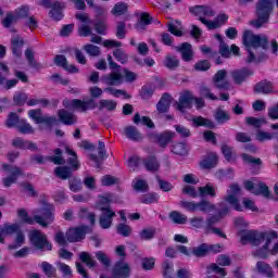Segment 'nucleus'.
<instances>
[{
    "label": "nucleus",
    "instance_id": "nucleus-1",
    "mask_svg": "<svg viewBox=\"0 0 278 278\" xmlns=\"http://www.w3.org/2000/svg\"><path fill=\"white\" fill-rule=\"evenodd\" d=\"M238 236H240L241 244H252L253 247H260V244H265L257 249L254 252V257H258V260H268V255L270 253V242L273 240L278 239L277 231H258L255 229H241L238 231Z\"/></svg>",
    "mask_w": 278,
    "mask_h": 278
},
{
    "label": "nucleus",
    "instance_id": "nucleus-2",
    "mask_svg": "<svg viewBox=\"0 0 278 278\" xmlns=\"http://www.w3.org/2000/svg\"><path fill=\"white\" fill-rule=\"evenodd\" d=\"M242 42L248 51L247 64H253V62L257 64V56H255V53L251 49H263V51H267L269 45L266 35H255L249 29L243 31Z\"/></svg>",
    "mask_w": 278,
    "mask_h": 278
},
{
    "label": "nucleus",
    "instance_id": "nucleus-3",
    "mask_svg": "<svg viewBox=\"0 0 278 278\" xmlns=\"http://www.w3.org/2000/svg\"><path fill=\"white\" fill-rule=\"evenodd\" d=\"M100 81L104 84V86H109L104 89V92H110L112 97L118 99L121 96L124 99H131V96L127 93V91L123 89H114L112 86H121L123 81H125V76L121 73L119 70H111V73L104 74L100 77Z\"/></svg>",
    "mask_w": 278,
    "mask_h": 278
},
{
    "label": "nucleus",
    "instance_id": "nucleus-4",
    "mask_svg": "<svg viewBox=\"0 0 278 278\" xmlns=\"http://www.w3.org/2000/svg\"><path fill=\"white\" fill-rule=\"evenodd\" d=\"M275 10V2L273 0H258L255 5L256 18L250 21V25L254 29H262L270 21V15Z\"/></svg>",
    "mask_w": 278,
    "mask_h": 278
},
{
    "label": "nucleus",
    "instance_id": "nucleus-5",
    "mask_svg": "<svg viewBox=\"0 0 278 278\" xmlns=\"http://www.w3.org/2000/svg\"><path fill=\"white\" fill-rule=\"evenodd\" d=\"M2 229L5 236H14V233H16L15 243L8 245L9 251H16V249L25 244V232L21 229V225L4 224Z\"/></svg>",
    "mask_w": 278,
    "mask_h": 278
},
{
    "label": "nucleus",
    "instance_id": "nucleus-6",
    "mask_svg": "<svg viewBox=\"0 0 278 278\" xmlns=\"http://www.w3.org/2000/svg\"><path fill=\"white\" fill-rule=\"evenodd\" d=\"M29 241L37 251H53V243L38 229L30 230Z\"/></svg>",
    "mask_w": 278,
    "mask_h": 278
},
{
    "label": "nucleus",
    "instance_id": "nucleus-7",
    "mask_svg": "<svg viewBox=\"0 0 278 278\" xmlns=\"http://www.w3.org/2000/svg\"><path fill=\"white\" fill-rule=\"evenodd\" d=\"M180 206L182 210L190 212V214H194V212H202L203 214H207L216 210V205L212 204V202L207 200H201L200 202L181 201Z\"/></svg>",
    "mask_w": 278,
    "mask_h": 278
},
{
    "label": "nucleus",
    "instance_id": "nucleus-8",
    "mask_svg": "<svg viewBox=\"0 0 278 278\" xmlns=\"http://www.w3.org/2000/svg\"><path fill=\"white\" fill-rule=\"evenodd\" d=\"M63 108H72V110H76V112H88V110H97V102L94 99H89L87 101L80 99L63 100Z\"/></svg>",
    "mask_w": 278,
    "mask_h": 278
},
{
    "label": "nucleus",
    "instance_id": "nucleus-9",
    "mask_svg": "<svg viewBox=\"0 0 278 278\" xmlns=\"http://www.w3.org/2000/svg\"><path fill=\"white\" fill-rule=\"evenodd\" d=\"M55 220V206L50 203H46L40 211V215H35V223L41 227H49Z\"/></svg>",
    "mask_w": 278,
    "mask_h": 278
},
{
    "label": "nucleus",
    "instance_id": "nucleus-10",
    "mask_svg": "<svg viewBox=\"0 0 278 278\" xmlns=\"http://www.w3.org/2000/svg\"><path fill=\"white\" fill-rule=\"evenodd\" d=\"M147 138L150 139L151 142L159 144L161 149H166L170 142H173V138H175V131L165 130L162 132L150 131L147 134Z\"/></svg>",
    "mask_w": 278,
    "mask_h": 278
},
{
    "label": "nucleus",
    "instance_id": "nucleus-11",
    "mask_svg": "<svg viewBox=\"0 0 278 278\" xmlns=\"http://www.w3.org/2000/svg\"><path fill=\"white\" fill-rule=\"evenodd\" d=\"M102 45L106 49L116 48L113 51V58H115V60L117 62H119V64H127L129 62V55H127V53H125V51H123V49L119 48V47H123V42L114 40V39H105L102 42Z\"/></svg>",
    "mask_w": 278,
    "mask_h": 278
},
{
    "label": "nucleus",
    "instance_id": "nucleus-12",
    "mask_svg": "<svg viewBox=\"0 0 278 278\" xmlns=\"http://www.w3.org/2000/svg\"><path fill=\"white\" fill-rule=\"evenodd\" d=\"M2 170H5L10 175L2 179L4 188H10L12 184L18 181V177H23V169L16 165H10L8 163L2 164Z\"/></svg>",
    "mask_w": 278,
    "mask_h": 278
},
{
    "label": "nucleus",
    "instance_id": "nucleus-13",
    "mask_svg": "<svg viewBox=\"0 0 278 278\" xmlns=\"http://www.w3.org/2000/svg\"><path fill=\"white\" fill-rule=\"evenodd\" d=\"M87 233H90V226L88 225L70 227L66 230V238L70 243L81 242V240H86Z\"/></svg>",
    "mask_w": 278,
    "mask_h": 278
},
{
    "label": "nucleus",
    "instance_id": "nucleus-14",
    "mask_svg": "<svg viewBox=\"0 0 278 278\" xmlns=\"http://www.w3.org/2000/svg\"><path fill=\"white\" fill-rule=\"evenodd\" d=\"M178 253H181L182 255H186V257H207V243H201L198 247H193L192 249L186 247V245H177L176 247Z\"/></svg>",
    "mask_w": 278,
    "mask_h": 278
},
{
    "label": "nucleus",
    "instance_id": "nucleus-15",
    "mask_svg": "<svg viewBox=\"0 0 278 278\" xmlns=\"http://www.w3.org/2000/svg\"><path fill=\"white\" fill-rule=\"evenodd\" d=\"M28 116L31 118L36 125H47L48 127H53L58 123L55 116H42V110L36 109L28 111Z\"/></svg>",
    "mask_w": 278,
    "mask_h": 278
},
{
    "label": "nucleus",
    "instance_id": "nucleus-16",
    "mask_svg": "<svg viewBox=\"0 0 278 278\" xmlns=\"http://www.w3.org/2000/svg\"><path fill=\"white\" fill-rule=\"evenodd\" d=\"M54 154L55 156H42L40 154H37L30 157V162H36L37 164H45V161L48 160L49 162L54 163L56 166H62L63 164H66V160H64L62 156V149H54Z\"/></svg>",
    "mask_w": 278,
    "mask_h": 278
},
{
    "label": "nucleus",
    "instance_id": "nucleus-17",
    "mask_svg": "<svg viewBox=\"0 0 278 278\" xmlns=\"http://www.w3.org/2000/svg\"><path fill=\"white\" fill-rule=\"evenodd\" d=\"M100 212L99 224L101 229H110L112 223H114L116 212L112 210V206H101Z\"/></svg>",
    "mask_w": 278,
    "mask_h": 278
},
{
    "label": "nucleus",
    "instance_id": "nucleus-18",
    "mask_svg": "<svg viewBox=\"0 0 278 278\" xmlns=\"http://www.w3.org/2000/svg\"><path fill=\"white\" fill-rule=\"evenodd\" d=\"M190 14L192 16H197L198 21L201 23V18H212V16H216V11L212 9L210 5H193L189 8Z\"/></svg>",
    "mask_w": 278,
    "mask_h": 278
},
{
    "label": "nucleus",
    "instance_id": "nucleus-19",
    "mask_svg": "<svg viewBox=\"0 0 278 278\" xmlns=\"http://www.w3.org/2000/svg\"><path fill=\"white\" fill-rule=\"evenodd\" d=\"M76 18L84 23L78 27V36L81 38H88V36H92V26L94 24V20H91L87 14H77Z\"/></svg>",
    "mask_w": 278,
    "mask_h": 278
},
{
    "label": "nucleus",
    "instance_id": "nucleus-20",
    "mask_svg": "<svg viewBox=\"0 0 278 278\" xmlns=\"http://www.w3.org/2000/svg\"><path fill=\"white\" fill-rule=\"evenodd\" d=\"M113 278H129L131 277V266L123 261H117L112 268Z\"/></svg>",
    "mask_w": 278,
    "mask_h": 278
},
{
    "label": "nucleus",
    "instance_id": "nucleus-21",
    "mask_svg": "<svg viewBox=\"0 0 278 278\" xmlns=\"http://www.w3.org/2000/svg\"><path fill=\"white\" fill-rule=\"evenodd\" d=\"M230 192L231 193L225 198V201L230 205H232L236 212H242V205H240V200H238V197H236V194H240L241 192L240 185L239 184L230 185Z\"/></svg>",
    "mask_w": 278,
    "mask_h": 278
},
{
    "label": "nucleus",
    "instance_id": "nucleus-22",
    "mask_svg": "<svg viewBox=\"0 0 278 278\" xmlns=\"http://www.w3.org/2000/svg\"><path fill=\"white\" fill-rule=\"evenodd\" d=\"M227 21H229V15L225 13L218 14L214 21L201 18L202 25H205L210 31L213 29H219V27H223Z\"/></svg>",
    "mask_w": 278,
    "mask_h": 278
},
{
    "label": "nucleus",
    "instance_id": "nucleus-23",
    "mask_svg": "<svg viewBox=\"0 0 278 278\" xmlns=\"http://www.w3.org/2000/svg\"><path fill=\"white\" fill-rule=\"evenodd\" d=\"M230 75L232 77L233 83L237 86H241V84H244L245 79H249V77H253L254 72H253V70H251L249 67H242L239 70H233L230 73Z\"/></svg>",
    "mask_w": 278,
    "mask_h": 278
},
{
    "label": "nucleus",
    "instance_id": "nucleus-24",
    "mask_svg": "<svg viewBox=\"0 0 278 278\" xmlns=\"http://www.w3.org/2000/svg\"><path fill=\"white\" fill-rule=\"evenodd\" d=\"M225 79H227V71L218 70L213 76V84L217 90H229V81Z\"/></svg>",
    "mask_w": 278,
    "mask_h": 278
},
{
    "label": "nucleus",
    "instance_id": "nucleus-25",
    "mask_svg": "<svg viewBox=\"0 0 278 278\" xmlns=\"http://www.w3.org/2000/svg\"><path fill=\"white\" fill-rule=\"evenodd\" d=\"M193 101H194V97L192 96V92L185 91L179 97L176 110H178V112H181V114H186V110H190V108H192Z\"/></svg>",
    "mask_w": 278,
    "mask_h": 278
},
{
    "label": "nucleus",
    "instance_id": "nucleus-26",
    "mask_svg": "<svg viewBox=\"0 0 278 278\" xmlns=\"http://www.w3.org/2000/svg\"><path fill=\"white\" fill-rule=\"evenodd\" d=\"M175 49L178 53H180L182 62H192V60H194V50L192 49V43L182 42Z\"/></svg>",
    "mask_w": 278,
    "mask_h": 278
},
{
    "label": "nucleus",
    "instance_id": "nucleus-27",
    "mask_svg": "<svg viewBox=\"0 0 278 278\" xmlns=\"http://www.w3.org/2000/svg\"><path fill=\"white\" fill-rule=\"evenodd\" d=\"M65 153L70 155L66 160V164L68 168L72 170H79L81 168V163L79 162V156L77 155V152L71 148V146H65Z\"/></svg>",
    "mask_w": 278,
    "mask_h": 278
},
{
    "label": "nucleus",
    "instance_id": "nucleus-28",
    "mask_svg": "<svg viewBox=\"0 0 278 278\" xmlns=\"http://www.w3.org/2000/svg\"><path fill=\"white\" fill-rule=\"evenodd\" d=\"M58 118L62 125H65L66 127H72V125H77V116L66 111V109H60L58 111Z\"/></svg>",
    "mask_w": 278,
    "mask_h": 278
},
{
    "label": "nucleus",
    "instance_id": "nucleus-29",
    "mask_svg": "<svg viewBox=\"0 0 278 278\" xmlns=\"http://www.w3.org/2000/svg\"><path fill=\"white\" fill-rule=\"evenodd\" d=\"M50 8V18L56 22L62 21V18H64V8H66V4L64 2L55 1L52 3V7Z\"/></svg>",
    "mask_w": 278,
    "mask_h": 278
},
{
    "label": "nucleus",
    "instance_id": "nucleus-30",
    "mask_svg": "<svg viewBox=\"0 0 278 278\" xmlns=\"http://www.w3.org/2000/svg\"><path fill=\"white\" fill-rule=\"evenodd\" d=\"M12 144L15 149H22V151H37L38 146L34 141L25 140L21 137L13 139Z\"/></svg>",
    "mask_w": 278,
    "mask_h": 278
},
{
    "label": "nucleus",
    "instance_id": "nucleus-31",
    "mask_svg": "<svg viewBox=\"0 0 278 278\" xmlns=\"http://www.w3.org/2000/svg\"><path fill=\"white\" fill-rule=\"evenodd\" d=\"M172 99L173 98L168 92L162 94L161 99L156 103V111L159 114H167V112H169Z\"/></svg>",
    "mask_w": 278,
    "mask_h": 278
},
{
    "label": "nucleus",
    "instance_id": "nucleus-32",
    "mask_svg": "<svg viewBox=\"0 0 278 278\" xmlns=\"http://www.w3.org/2000/svg\"><path fill=\"white\" fill-rule=\"evenodd\" d=\"M24 46H25V39L21 38L20 36L11 39V51L14 58H16L17 60H20V58H23Z\"/></svg>",
    "mask_w": 278,
    "mask_h": 278
},
{
    "label": "nucleus",
    "instance_id": "nucleus-33",
    "mask_svg": "<svg viewBox=\"0 0 278 278\" xmlns=\"http://www.w3.org/2000/svg\"><path fill=\"white\" fill-rule=\"evenodd\" d=\"M217 165L218 155L215 152H210L207 156L200 162V166L204 170H211V168H216Z\"/></svg>",
    "mask_w": 278,
    "mask_h": 278
},
{
    "label": "nucleus",
    "instance_id": "nucleus-34",
    "mask_svg": "<svg viewBox=\"0 0 278 278\" xmlns=\"http://www.w3.org/2000/svg\"><path fill=\"white\" fill-rule=\"evenodd\" d=\"M142 164L149 173H157L160 170V161H157V156L155 155L142 159Z\"/></svg>",
    "mask_w": 278,
    "mask_h": 278
},
{
    "label": "nucleus",
    "instance_id": "nucleus-35",
    "mask_svg": "<svg viewBox=\"0 0 278 278\" xmlns=\"http://www.w3.org/2000/svg\"><path fill=\"white\" fill-rule=\"evenodd\" d=\"M254 92L256 94H270L273 92V81L261 80L254 85Z\"/></svg>",
    "mask_w": 278,
    "mask_h": 278
},
{
    "label": "nucleus",
    "instance_id": "nucleus-36",
    "mask_svg": "<svg viewBox=\"0 0 278 278\" xmlns=\"http://www.w3.org/2000/svg\"><path fill=\"white\" fill-rule=\"evenodd\" d=\"M151 23H153V17L151 14L148 12H142L139 21L135 25V29H137V31H144V29H147Z\"/></svg>",
    "mask_w": 278,
    "mask_h": 278
},
{
    "label": "nucleus",
    "instance_id": "nucleus-37",
    "mask_svg": "<svg viewBox=\"0 0 278 278\" xmlns=\"http://www.w3.org/2000/svg\"><path fill=\"white\" fill-rule=\"evenodd\" d=\"M256 270L260 275H263V277H267V278L275 277V271L273 270V267L270 266V264L264 261H258L256 263Z\"/></svg>",
    "mask_w": 278,
    "mask_h": 278
},
{
    "label": "nucleus",
    "instance_id": "nucleus-38",
    "mask_svg": "<svg viewBox=\"0 0 278 278\" xmlns=\"http://www.w3.org/2000/svg\"><path fill=\"white\" fill-rule=\"evenodd\" d=\"M241 157H242L244 164H249L250 166H257V169L253 173V175L260 174V170H261L262 164H263L262 159L254 157L253 155L247 154V153H242Z\"/></svg>",
    "mask_w": 278,
    "mask_h": 278
},
{
    "label": "nucleus",
    "instance_id": "nucleus-39",
    "mask_svg": "<svg viewBox=\"0 0 278 278\" xmlns=\"http://www.w3.org/2000/svg\"><path fill=\"white\" fill-rule=\"evenodd\" d=\"M54 175L62 181H66V179H71L73 177V169L68 167V165L56 166L54 168Z\"/></svg>",
    "mask_w": 278,
    "mask_h": 278
},
{
    "label": "nucleus",
    "instance_id": "nucleus-40",
    "mask_svg": "<svg viewBox=\"0 0 278 278\" xmlns=\"http://www.w3.org/2000/svg\"><path fill=\"white\" fill-rule=\"evenodd\" d=\"M124 134L128 140H131L132 142H140L142 140V134L138 131V128L136 126H127L124 128Z\"/></svg>",
    "mask_w": 278,
    "mask_h": 278
},
{
    "label": "nucleus",
    "instance_id": "nucleus-41",
    "mask_svg": "<svg viewBox=\"0 0 278 278\" xmlns=\"http://www.w3.org/2000/svg\"><path fill=\"white\" fill-rule=\"evenodd\" d=\"M139 201L143 205H152L153 203L160 202V194H157L156 192H148L142 194Z\"/></svg>",
    "mask_w": 278,
    "mask_h": 278
},
{
    "label": "nucleus",
    "instance_id": "nucleus-42",
    "mask_svg": "<svg viewBox=\"0 0 278 278\" xmlns=\"http://www.w3.org/2000/svg\"><path fill=\"white\" fill-rule=\"evenodd\" d=\"M198 192L202 199H204V197H211V199H215L216 197V188H214V186H212L210 182L203 187H199Z\"/></svg>",
    "mask_w": 278,
    "mask_h": 278
},
{
    "label": "nucleus",
    "instance_id": "nucleus-43",
    "mask_svg": "<svg viewBox=\"0 0 278 278\" xmlns=\"http://www.w3.org/2000/svg\"><path fill=\"white\" fill-rule=\"evenodd\" d=\"M193 127H207L208 129H214L216 125L212 119H207L203 116H198L192 118Z\"/></svg>",
    "mask_w": 278,
    "mask_h": 278
},
{
    "label": "nucleus",
    "instance_id": "nucleus-44",
    "mask_svg": "<svg viewBox=\"0 0 278 278\" xmlns=\"http://www.w3.org/2000/svg\"><path fill=\"white\" fill-rule=\"evenodd\" d=\"M21 121L22 119L16 112H11L5 119L4 125L8 127V129H12L13 127H16L17 129L18 125H21Z\"/></svg>",
    "mask_w": 278,
    "mask_h": 278
},
{
    "label": "nucleus",
    "instance_id": "nucleus-45",
    "mask_svg": "<svg viewBox=\"0 0 278 278\" xmlns=\"http://www.w3.org/2000/svg\"><path fill=\"white\" fill-rule=\"evenodd\" d=\"M41 270L48 278H55L58 277V269L51 263L43 261L41 263Z\"/></svg>",
    "mask_w": 278,
    "mask_h": 278
},
{
    "label": "nucleus",
    "instance_id": "nucleus-46",
    "mask_svg": "<svg viewBox=\"0 0 278 278\" xmlns=\"http://www.w3.org/2000/svg\"><path fill=\"white\" fill-rule=\"evenodd\" d=\"M214 118L218 125H225V123L231 121V115L223 109H217L215 111Z\"/></svg>",
    "mask_w": 278,
    "mask_h": 278
},
{
    "label": "nucleus",
    "instance_id": "nucleus-47",
    "mask_svg": "<svg viewBox=\"0 0 278 278\" xmlns=\"http://www.w3.org/2000/svg\"><path fill=\"white\" fill-rule=\"evenodd\" d=\"M78 218H80L81 220H89L90 225H94V223H97V214H94L93 212L89 213L88 207H80L78 212Z\"/></svg>",
    "mask_w": 278,
    "mask_h": 278
},
{
    "label": "nucleus",
    "instance_id": "nucleus-48",
    "mask_svg": "<svg viewBox=\"0 0 278 278\" xmlns=\"http://www.w3.org/2000/svg\"><path fill=\"white\" fill-rule=\"evenodd\" d=\"M169 218L175 225H186L188 223V216L181 214L178 211H172L169 213Z\"/></svg>",
    "mask_w": 278,
    "mask_h": 278
},
{
    "label": "nucleus",
    "instance_id": "nucleus-49",
    "mask_svg": "<svg viewBox=\"0 0 278 278\" xmlns=\"http://www.w3.org/2000/svg\"><path fill=\"white\" fill-rule=\"evenodd\" d=\"M222 153L226 162H236V152H233V147L226 143L222 144Z\"/></svg>",
    "mask_w": 278,
    "mask_h": 278
},
{
    "label": "nucleus",
    "instance_id": "nucleus-50",
    "mask_svg": "<svg viewBox=\"0 0 278 278\" xmlns=\"http://www.w3.org/2000/svg\"><path fill=\"white\" fill-rule=\"evenodd\" d=\"M79 260L80 262H83V264H86L88 268L97 267V261H94V258H92V256L88 252H80Z\"/></svg>",
    "mask_w": 278,
    "mask_h": 278
},
{
    "label": "nucleus",
    "instance_id": "nucleus-51",
    "mask_svg": "<svg viewBox=\"0 0 278 278\" xmlns=\"http://www.w3.org/2000/svg\"><path fill=\"white\" fill-rule=\"evenodd\" d=\"M68 188H70L71 192H81V189L84 188V186L81 184V179H79L76 176H72L68 179Z\"/></svg>",
    "mask_w": 278,
    "mask_h": 278
},
{
    "label": "nucleus",
    "instance_id": "nucleus-52",
    "mask_svg": "<svg viewBox=\"0 0 278 278\" xmlns=\"http://www.w3.org/2000/svg\"><path fill=\"white\" fill-rule=\"evenodd\" d=\"M154 93L155 89H153L151 85H143L139 92V97L142 99V101H149Z\"/></svg>",
    "mask_w": 278,
    "mask_h": 278
},
{
    "label": "nucleus",
    "instance_id": "nucleus-53",
    "mask_svg": "<svg viewBox=\"0 0 278 278\" xmlns=\"http://www.w3.org/2000/svg\"><path fill=\"white\" fill-rule=\"evenodd\" d=\"M220 220V217L218 215H212L206 219V225L204 224V233L210 235L212 233V230L215 229L214 227L216 223Z\"/></svg>",
    "mask_w": 278,
    "mask_h": 278
},
{
    "label": "nucleus",
    "instance_id": "nucleus-54",
    "mask_svg": "<svg viewBox=\"0 0 278 278\" xmlns=\"http://www.w3.org/2000/svg\"><path fill=\"white\" fill-rule=\"evenodd\" d=\"M131 226L125 223H119L116 225V233H118V236H122V238H129V236H131Z\"/></svg>",
    "mask_w": 278,
    "mask_h": 278
},
{
    "label": "nucleus",
    "instance_id": "nucleus-55",
    "mask_svg": "<svg viewBox=\"0 0 278 278\" xmlns=\"http://www.w3.org/2000/svg\"><path fill=\"white\" fill-rule=\"evenodd\" d=\"M17 216L25 225H34V223H36V216H34V218L30 217L25 208L17 210Z\"/></svg>",
    "mask_w": 278,
    "mask_h": 278
},
{
    "label": "nucleus",
    "instance_id": "nucleus-56",
    "mask_svg": "<svg viewBox=\"0 0 278 278\" xmlns=\"http://www.w3.org/2000/svg\"><path fill=\"white\" fill-rule=\"evenodd\" d=\"M172 153L175 155H188V146H186V142H176L172 146Z\"/></svg>",
    "mask_w": 278,
    "mask_h": 278
},
{
    "label": "nucleus",
    "instance_id": "nucleus-57",
    "mask_svg": "<svg viewBox=\"0 0 278 278\" xmlns=\"http://www.w3.org/2000/svg\"><path fill=\"white\" fill-rule=\"evenodd\" d=\"M164 66L168 68V71H175V68H179V59L175 55H167Z\"/></svg>",
    "mask_w": 278,
    "mask_h": 278
},
{
    "label": "nucleus",
    "instance_id": "nucleus-58",
    "mask_svg": "<svg viewBox=\"0 0 278 278\" xmlns=\"http://www.w3.org/2000/svg\"><path fill=\"white\" fill-rule=\"evenodd\" d=\"M245 123L250 127H255V129H260L263 125H266V121L264 118L253 116L245 117Z\"/></svg>",
    "mask_w": 278,
    "mask_h": 278
},
{
    "label": "nucleus",
    "instance_id": "nucleus-59",
    "mask_svg": "<svg viewBox=\"0 0 278 278\" xmlns=\"http://www.w3.org/2000/svg\"><path fill=\"white\" fill-rule=\"evenodd\" d=\"M163 269V277L164 278H173V273L175 270V267L170 261L166 260L162 264Z\"/></svg>",
    "mask_w": 278,
    "mask_h": 278
},
{
    "label": "nucleus",
    "instance_id": "nucleus-60",
    "mask_svg": "<svg viewBox=\"0 0 278 278\" xmlns=\"http://www.w3.org/2000/svg\"><path fill=\"white\" fill-rule=\"evenodd\" d=\"M128 7L124 2L116 3L112 9L113 16H123V14H127Z\"/></svg>",
    "mask_w": 278,
    "mask_h": 278
},
{
    "label": "nucleus",
    "instance_id": "nucleus-61",
    "mask_svg": "<svg viewBox=\"0 0 278 278\" xmlns=\"http://www.w3.org/2000/svg\"><path fill=\"white\" fill-rule=\"evenodd\" d=\"M17 131H20V134H34V127H31V125L29 123H27V119H21L18 126H17Z\"/></svg>",
    "mask_w": 278,
    "mask_h": 278
},
{
    "label": "nucleus",
    "instance_id": "nucleus-62",
    "mask_svg": "<svg viewBox=\"0 0 278 278\" xmlns=\"http://www.w3.org/2000/svg\"><path fill=\"white\" fill-rule=\"evenodd\" d=\"M116 102L114 100H100L99 110H108L109 112H114L116 110Z\"/></svg>",
    "mask_w": 278,
    "mask_h": 278
},
{
    "label": "nucleus",
    "instance_id": "nucleus-63",
    "mask_svg": "<svg viewBox=\"0 0 278 278\" xmlns=\"http://www.w3.org/2000/svg\"><path fill=\"white\" fill-rule=\"evenodd\" d=\"M155 228H143L139 232V237L141 240H153L155 238Z\"/></svg>",
    "mask_w": 278,
    "mask_h": 278
},
{
    "label": "nucleus",
    "instance_id": "nucleus-64",
    "mask_svg": "<svg viewBox=\"0 0 278 278\" xmlns=\"http://www.w3.org/2000/svg\"><path fill=\"white\" fill-rule=\"evenodd\" d=\"M27 99H29L27 93L17 92L13 97V103H15V105H18L20 108H22V105H25V103H27Z\"/></svg>",
    "mask_w": 278,
    "mask_h": 278
}]
</instances>
